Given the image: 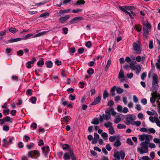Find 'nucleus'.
<instances>
[{"label": "nucleus", "instance_id": "nucleus-1", "mask_svg": "<svg viewBox=\"0 0 160 160\" xmlns=\"http://www.w3.org/2000/svg\"><path fill=\"white\" fill-rule=\"evenodd\" d=\"M113 156L115 158L112 160H120V158L122 160H124L125 154L122 150H121L119 152L118 151L114 152Z\"/></svg>", "mask_w": 160, "mask_h": 160}, {"label": "nucleus", "instance_id": "nucleus-2", "mask_svg": "<svg viewBox=\"0 0 160 160\" xmlns=\"http://www.w3.org/2000/svg\"><path fill=\"white\" fill-rule=\"evenodd\" d=\"M143 35L145 39L148 38V35L149 34V30H150L151 28V26L150 23L148 22H146V24L143 23Z\"/></svg>", "mask_w": 160, "mask_h": 160}, {"label": "nucleus", "instance_id": "nucleus-3", "mask_svg": "<svg viewBox=\"0 0 160 160\" xmlns=\"http://www.w3.org/2000/svg\"><path fill=\"white\" fill-rule=\"evenodd\" d=\"M147 142H143L141 143L140 145L142 146L141 148H138V150L141 154L144 153H146L148 152V144Z\"/></svg>", "mask_w": 160, "mask_h": 160}, {"label": "nucleus", "instance_id": "nucleus-4", "mask_svg": "<svg viewBox=\"0 0 160 160\" xmlns=\"http://www.w3.org/2000/svg\"><path fill=\"white\" fill-rule=\"evenodd\" d=\"M133 50L137 54H139L141 53V50L140 49V44L137 42H134L133 44Z\"/></svg>", "mask_w": 160, "mask_h": 160}, {"label": "nucleus", "instance_id": "nucleus-5", "mask_svg": "<svg viewBox=\"0 0 160 160\" xmlns=\"http://www.w3.org/2000/svg\"><path fill=\"white\" fill-rule=\"evenodd\" d=\"M38 155V157H40V154L37 150H32L28 152V156L32 158L35 155Z\"/></svg>", "mask_w": 160, "mask_h": 160}, {"label": "nucleus", "instance_id": "nucleus-6", "mask_svg": "<svg viewBox=\"0 0 160 160\" xmlns=\"http://www.w3.org/2000/svg\"><path fill=\"white\" fill-rule=\"evenodd\" d=\"M83 19V18L82 17H76L71 19L70 22V24H75L79 22Z\"/></svg>", "mask_w": 160, "mask_h": 160}, {"label": "nucleus", "instance_id": "nucleus-7", "mask_svg": "<svg viewBox=\"0 0 160 160\" xmlns=\"http://www.w3.org/2000/svg\"><path fill=\"white\" fill-rule=\"evenodd\" d=\"M135 118V117H132V115H129L126 118V121L127 122V123L126 124H133L132 122Z\"/></svg>", "mask_w": 160, "mask_h": 160}, {"label": "nucleus", "instance_id": "nucleus-8", "mask_svg": "<svg viewBox=\"0 0 160 160\" xmlns=\"http://www.w3.org/2000/svg\"><path fill=\"white\" fill-rule=\"evenodd\" d=\"M70 17V15H68L60 18L58 20L59 22L62 24L64 23Z\"/></svg>", "mask_w": 160, "mask_h": 160}, {"label": "nucleus", "instance_id": "nucleus-9", "mask_svg": "<svg viewBox=\"0 0 160 160\" xmlns=\"http://www.w3.org/2000/svg\"><path fill=\"white\" fill-rule=\"evenodd\" d=\"M101 97L100 95L98 96L95 98L93 102L91 104L92 105H95L98 104L101 101Z\"/></svg>", "mask_w": 160, "mask_h": 160}, {"label": "nucleus", "instance_id": "nucleus-10", "mask_svg": "<svg viewBox=\"0 0 160 160\" xmlns=\"http://www.w3.org/2000/svg\"><path fill=\"white\" fill-rule=\"evenodd\" d=\"M124 78V71L122 69H121L118 74V79H122V81H123L125 80Z\"/></svg>", "mask_w": 160, "mask_h": 160}, {"label": "nucleus", "instance_id": "nucleus-11", "mask_svg": "<svg viewBox=\"0 0 160 160\" xmlns=\"http://www.w3.org/2000/svg\"><path fill=\"white\" fill-rule=\"evenodd\" d=\"M45 64L46 67L49 68H52L53 64L52 62L50 60L47 61L46 62Z\"/></svg>", "mask_w": 160, "mask_h": 160}, {"label": "nucleus", "instance_id": "nucleus-12", "mask_svg": "<svg viewBox=\"0 0 160 160\" xmlns=\"http://www.w3.org/2000/svg\"><path fill=\"white\" fill-rule=\"evenodd\" d=\"M158 75L157 74H155L152 77V85L154 84H158Z\"/></svg>", "mask_w": 160, "mask_h": 160}, {"label": "nucleus", "instance_id": "nucleus-13", "mask_svg": "<svg viewBox=\"0 0 160 160\" xmlns=\"http://www.w3.org/2000/svg\"><path fill=\"white\" fill-rule=\"evenodd\" d=\"M44 64V60L43 58H41L37 63V65L38 67H41Z\"/></svg>", "mask_w": 160, "mask_h": 160}, {"label": "nucleus", "instance_id": "nucleus-14", "mask_svg": "<svg viewBox=\"0 0 160 160\" xmlns=\"http://www.w3.org/2000/svg\"><path fill=\"white\" fill-rule=\"evenodd\" d=\"M145 139L146 141L145 142H146L148 144L149 143L150 140L152 139V137L151 135L148 134H145Z\"/></svg>", "mask_w": 160, "mask_h": 160}, {"label": "nucleus", "instance_id": "nucleus-15", "mask_svg": "<svg viewBox=\"0 0 160 160\" xmlns=\"http://www.w3.org/2000/svg\"><path fill=\"white\" fill-rule=\"evenodd\" d=\"M22 40V38H12L9 40H8V43H11V42H18L19 41H20Z\"/></svg>", "mask_w": 160, "mask_h": 160}, {"label": "nucleus", "instance_id": "nucleus-16", "mask_svg": "<svg viewBox=\"0 0 160 160\" xmlns=\"http://www.w3.org/2000/svg\"><path fill=\"white\" fill-rule=\"evenodd\" d=\"M137 63L135 61H132V62L130 64V67L131 69L133 70H135V68L136 67V66L135 65Z\"/></svg>", "mask_w": 160, "mask_h": 160}, {"label": "nucleus", "instance_id": "nucleus-17", "mask_svg": "<svg viewBox=\"0 0 160 160\" xmlns=\"http://www.w3.org/2000/svg\"><path fill=\"white\" fill-rule=\"evenodd\" d=\"M121 142L120 140L118 139L115 142L113 145L116 148H118L121 146Z\"/></svg>", "mask_w": 160, "mask_h": 160}, {"label": "nucleus", "instance_id": "nucleus-18", "mask_svg": "<svg viewBox=\"0 0 160 160\" xmlns=\"http://www.w3.org/2000/svg\"><path fill=\"white\" fill-rule=\"evenodd\" d=\"M71 154V157L72 160H76V157L75 156L73 151L72 149H71L69 151Z\"/></svg>", "mask_w": 160, "mask_h": 160}, {"label": "nucleus", "instance_id": "nucleus-19", "mask_svg": "<svg viewBox=\"0 0 160 160\" xmlns=\"http://www.w3.org/2000/svg\"><path fill=\"white\" fill-rule=\"evenodd\" d=\"M116 88V86H114L112 87L111 89L110 92L112 97L114 96L115 95V91Z\"/></svg>", "mask_w": 160, "mask_h": 160}, {"label": "nucleus", "instance_id": "nucleus-20", "mask_svg": "<svg viewBox=\"0 0 160 160\" xmlns=\"http://www.w3.org/2000/svg\"><path fill=\"white\" fill-rule=\"evenodd\" d=\"M136 66L135 68V70H136V73L137 74H138L141 71V68L139 64L137 65Z\"/></svg>", "mask_w": 160, "mask_h": 160}, {"label": "nucleus", "instance_id": "nucleus-21", "mask_svg": "<svg viewBox=\"0 0 160 160\" xmlns=\"http://www.w3.org/2000/svg\"><path fill=\"white\" fill-rule=\"evenodd\" d=\"M12 119L9 116H6L3 118L5 122H9L11 123L12 122Z\"/></svg>", "mask_w": 160, "mask_h": 160}, {"label": "nucleus", "instance_id": "nucleus-22", "mask_svg": "<svg viewBox=\"0 0 160 160\" xmlns=\"http://www.w3.org/2000/svg\"><path fill=\"white\" fill-rule=\"evenodd\" d=\"M2 146L4 147H7L8 146V143L6 138H4L2 140Z\"/></svg>", "mask_w": 160, "mask_h": 160}, {"label": "nucleus", "instance_id": "nucleus-23", "mask_svg": "<svg viewBox=\"0 0 160 160\" xmlns=\"http://www.w3.org/2000/svg\"><path fill=\"white\" fill-rule=\"evenodd\" d=\"M50 13L48 12H46L41 14L40 15V18H46L49 16Z\"/></svg>", "mask_w": 160, "mask_h": 160}, {"label": "nucleus", "instance_id": "nucleus-24", "mask_svg": "<svg viewBox=\"0 0 160 160\" xmlns=\"http://www.w3.org/2000/svg\"><path fill=\"white\" fill-rule=\"evenodd\" d=\"M71 155H70L69 153L66 152L64 153L63 156V158L65 160H69L70 158Z\"/></svg>", "mask_w": 160, "mask_h": 160}, {"label": "nucleus", "instance_id": "nucleus-25", "mask_svg": "<svg viewBox=\"0 0 160 160\" xmlns=\"http://www.w3.org/2000/svg\"><path fill=\"white\" fill-rule=\"evenodd\" d=\"M9 31L12 33H15L18 31V30L14 28H11L9 29Z\"/></svg>", "mask_w": 160, "mask_h": 160}, {"label": "nucleus", "instance_id": "nucleus-26", "mask_svg": "<svg viewBox=\"0 0 160 160\" xmlns=\"http://www.w3.org/2000/svg\"><path fill=\"white\" fill-rule=\"evenodd\" d=\"M61 145H62V148L63 150H67L70 148L69 145L67 144H63L62 143Z\"/></svg>", "mask_w": 160, "mask_h": 160}, {"label": "nucleus", "instance_id": "nucleus-27", "mask_svg": "<svg viewBox=\"0 0 160 160\" xmlns=\"http://www.w3.org/2000/svg\"><path fill=\"white\" fill-rule=\"evenodd\" d=\"M109 96V94L106 90L104 91L103 93V97L104 99H105Z\"/></svg>", "mask_w": 160, "mask_h": 160}, {"label": "nucleus", "instance_id": "nucleus-28", "mask_svg": "<svg viewBox=\"0 0 160 160\" xmlns=\"http://www.w3.org/2000/svg\"><path fill=\"white\" fill-rule=\"evenodd\" d=\"M33 36V34L32 33H29L24 36L22 38V40H26L29 39L30 37Z\"/></svg>", "mask_w": 160, "mask_h": 160}, {"label": "nucleus", "instance_id": "nucleus-29", "mask_svg": "<svg viewBox=\"0 0 160 160\" xmlns=\"http://www.w3.org/2000/svg\"><path fill=\"white\" fill-rule=\"evenodd\" d=\"M104 125V126L106 128H108L109 127H110V128L112 127V123L109 122H107V123H105Z\"/></svg>", "mask_w": 160, "mask_h": 160}, {"label": "nucleus", "instance_id": "nucleus-30", "mask_svg": "<svg viewBox=\"0 0 160 160\" xmlns=\"http://www.w3.org/2000/svg\"><path fill=\"white\" fill-rule=\"evenodd\" d=\"M134 28L136 29L138 32H140L142 30V26L139 25H135L134 26Z\"/></svg>", "mask_w": 160, "mask_h": 160}, {"label": "nucleus", "instance_id": "nucleus-31", "mask_svg": "<svg viewBox=\"0 0 160 160\" xmlns=\"http://www.w3.org/2000/svg\"><path fill=\"white\" fill-rule=\"evenodd\" d=\"M126 14H128L131 19H133L134 18L132 16H134L135 15V13L132 11H130V12L128 11Z\"/></svg>", "mask_w": 160, "mask_h": 160}, {"label": "nucleus", "instance_id": "nucleus-32", "mask_svg": "<svg viewBox=\"0 0 160 160\" xmlns=\"http://www.w3.org/2000/svg\"><path fill=\"white\" fill-rule=\"evenodd\" d=\"M101 136L105 140H107L108 139V135L106 132H102L101 134Z\"/></svg>", "mask_w": 160, "mask_h": 160}, {"label": "nucleus", "instance_id": "nucleus-33", "mask_svg": "<svg viewBox=\"0 0 160 160\" xmlns=\"http://www.w3.org/2000/svg\"><path fill=\"white\" fill-rule=\"evenodd\" d=\"M126 128V126L124 124H118L117 126V128L119 129H122L125 128Z\"/></svg>", "mask_w": 160, "mask_h": 160}, {"label": "nucleus", "instance_id": "nucleus-34", "mask_svg": "<svg viewBox=\"0 0 160 160\" xmlns=\"http://www.w3.org/2000/svg\"><path fill=\"white\" fill-rule=\"evenodd\" d=\"M46 33V32H45V31H44V32H41L40 33H38L37 34H36V35H35L33 37L36 38V37H39L40 36H41L44 35Z\"/></svg>", "mask_w": 160, "mask_h": 160}, {"label": "nucleus", "instance_id": "nucleus-35", "mask_svg": "<svg viewBox=\"0 0 160 160\" xmlns=\"http://www.w3.org/2000/svg\"><path fill=\"white\" fill-rule=\"evenodd\" d=\"M99 123V121L98 118H94L93 121L91 122V123L94 125H97Z\"/></svg>", "mask_w": 160, "mask_h": 160}, {"label": "nucleus", "instance_id": "nucleus-36", "mask_svg": "<svg viewBox=\"0 0 160 160\" xmlns=\"http://www.w3.org/2000/svg\"><path fill=\"white\" fill-rule=\"evenodd\" d=\"M116 90L117 93H118V94L122 93L123 91V90L120 87H118L116 89Z\"/></svg>", "mask_w": 160, "mask_h": 160}, {"label": "nucleus", "instance_id": "nucleus-37", "mask_svg": "<svg viewBox=\"0 0 160 160\" xmlns=\"http://www.w3.org/2000/svg\"><path fill=\"white\" fill-rule=\"evenodd\" d=\"M152 95L154 96L156 98H158L159 99H160V94L157 93L156 92H154L152 93Z\"/></svg>", "mask_w": 160, "mask_h": 160}, {"label": "nucleus", "instance_id": "nucleus-38", "mask_svg": "<svg viewBox=\"0 0 160 160\" xmlns=\"http://www.w3.org/2000/svg\"><path fill=\"white\" fill-rule=\"evenodd\" d=\"M87 72L89 74L92 75L94 72V70L92 68H89Z\"/></svg>", "mask_w": 160, "mask_h": 160}, {"label": "nucleus", "instance_id": "nucleus-39", "mask_svg": "<svg viewBox=\"0 0 160 160\" xmlns=\"http://www.w3.org/2000/svg\"><path fill=\"white\" fill-rule=\"evenodd\" d=\"M85 3V1L83 0H78L76 2V4L80 5L81 4H83Z\"/></svg>", "mask_w": 160, "mask_h": 160}, {"label": "nucleus", "instance_id": "nucleus-40", "mask_svg": "<svg viewBox=\"0 0 160 160\" xmlns=\"http://www.w3.org/2000/svg\"><path fill=\"white\" fill-rule=\"evenodd\" d=\"M30 100L32 103L35 104L36 103L37 98L35 97H32L30 98Z\"/></svg>", "mask_w": 160, "mask_h": 160}, {"label": "nucleus", "instance_id": "nucleus-41", "mask_svg": "<svg viewBox=\"0 0 160 160\" xmlns=\"http://www.w3.org/2000/svg\"><path fill=\"white\" fill-rule=\"evenodd\" d=\"M119 8L121 11L124 12L125 13H126L127 12H128L126 10V8L125 6H119Z\"/></svg>", "mask_w": 160, "mask_h": 160}, {"label": "nucleus", "instance_id": "nucleus-42", "mask_svg": "<svg viewBox=\"0 0 160 160\" xmlns=\"http://www.w3.org/2000/svg\"><path fill=\"white\" fill-rule=\"evenodd\" d=\"M147 76V73L145 72H143L141 75V79L142 80H144Z\"/></svg>", "mask_w": 160, "mask_h": 160}, {"label": "nucleus", "instance_id": "nucleus-43", "mask_svg": "<svg viewBox=\"0 0 160 160\" xmlns=\"http://www.w3.org/2000/svg\"><path fill=\"white\" fill-rule=\"evenodd\" d=\"M155 99V97L154 96H152L150 98V102L151 103L153 104L155 103L156 101Z\"/></svg>", "mask_w": 160, "mask_h": 160}, {"label": "nucleus", "instance_id": "nucleus-44", "mask_svg": "<svg viewBox=\"0 0 160 160\" xmlns=\"http://www.w3.org/2000/svg\"><path fill=\"white\" fill-rule=\"evenodd\" d=\"M82 9H73L72 10V12L73 13H76L78 12H82Z\"/></svg>", "mask_w": 160, "mask_h": 160}, {"label": "nucleus", "instance_id": "nucleus-45", "mask_svg": "<svg viewBox=\"0 0 160 160\" xmlns=\"http://www.w3.org/2000/svg\"><path fill=\"white\" fill-rule=\"evenodd\" d=\"M126 142L127 143L131 145H133V143L130 138H128Z\"/></svg>", "mask_w": 160, "mask_h": 160}, {"label": "nucleus", "instance_id": "nucleus-46", "mask_svg": "<svg viewBox=\"0 0 160 160\" xmlns=\"http://www.w3.org/2000/svg\"><path fill=\"white\" fill-rule=\"evenodd\" d=\"M92 45L91 42L90 41H88L86 42L85 43V46L88 48H90Z\"/></svg>", "mask_w": 160, "mask_h": 160}, {"label": "nucleus", "instance_id": "nucleus-47", "mask_svg": "<svg viewBox=\"0 0 160 160\" xmlns=\"http://www.w3.org/2000/svg\"><path fill=\"white\" fill-rule=\"evenodd\" d=\"M145 134H143L142 135H139V138L141 141H143L145 139Z\"/></svg>", "mask_w": 160, "mask_h": 160}, {"label": "nucleus", "instance_id": "nucleus-48", "mask_svg": "<svg viewBox=\"0 0 160 160\" xmlns=\"http://www.w3.org/2000/svg\"><path fill=\"white\" fill-rule=\"evenodd\" d=\"M37 61V60L35 57H33L31 61L28 62L31 64H33L35 63Z\"/></svg>", "mask_w": 160, "mask_h": 160}, {"label": "nucleus", "instance_id": "nucleus-49", "mask_svg": "<svg viewBox=\"0 0 160 160\" xmlns=\"http://www.w3.org/2000/svg\"><path fill=\"white\" fill-rule=\"evenodd\" d=\"M149 48L150 49H152L153 48V43L152 40H151L149 42Z\"/></svg>", "mask_w": 160, "mask_h": 160}, {"label": "nucleus", "instance_id": "nucleus-50", "mask_svg": "<svg viewBox=\"0 0 160 160\" xmlns=\"http://www.w3.org/2000/svg\"><path fill=\"white\" fill-rule=\"evenodd\" d=\"M122 107L121 105H119L117 106V110L118 112H122Z\"/></svg>", "mask_w": 160, "mask_h": 160}, {"label": "nucleus", "instance_id": "nucleus-51", "mask_svg": "<svg viewBox=\"0 0 160 160\" xmlns=\"http://www.w3.org/2000/svg\"><path fill=\"white\" fill-rule=\"evenodd\" d=\"M109 132L110 134H113L115 132L114 131V128H113V127L111 128H109Z\"/></svg>", "mask_w": 160, "mask_h": 160}, {"label": "nucleus", "instance_id": "nucleus-52", "mask_svg": "<svg viewBox=\"0 0 160 160\" xmlns=\"http://www.w3.org/2000/svg\"><path fill=\"white\" fill-rule=\"evenodd\" d=\"M45 149H46L47 150V152H49L50 151L49 150V147L48 146H47L46 147H43L42 148V151L45 150Z\"/></svg>", "mask_w": 160, "mask_h": 160}, {"label": "nucleus", "instance_id": "nucleus-53", "mask_svg": "<svg viewBox=\"0 0 160 160\" xmlns=\"http://www.w3.org/2000/svg\"><path fill=\"white\" fill-rule=\"evenodd\" d=\"M116 137L115 136H111L109 138L110 142H113L115 139Z\"/></svg>", "mask_w": 160, "mask_h": 160}, {"label": "nucleus", "instance_id": "nucleus-54", "mask_svg": "<svg viewBox=\"0 0 160 160\" xmlns=\"http://www.w3.org/2000/svg\"><path fill=\"white\" fill-rule=\"evenodd\" d=\"M9 127L7 125H4L2 127L3 130L5 131H8L9 130Z\"/></svg>", "mask_w": 160, "mask_h": 160}, {"label": "nucleus", "instance_id": "nucleus-55", "mask_svg": "<svg viewBox=\"0 0 160 160\" xmlns=\"http://www.w3.org/2000/svg\"><path fill=\"white\" fill-rule=\"evenodd\" d=\"M114 104V103L113 101L112 100H111L108 102V106L111 107Z\"/></svg>", "mask_w": 160, "mask_h": 160}, {"label": "nucleus", "instance_id": "nucleus-56", "mask_svg": "<svg viewBox=\"0 0 160 160\" xmlns=\"http://www.w3.org/2000/svg\"><path fill=\"white\" fill-rule=\"evenodd\" d=\"M75 99V96L72 95V94H70L69 97V99L72 101H73Z\"/></svg>", "mask_w": 160, "mask_h": 160}, {"label": "nucleus", "instance_id": "nucleus-57", "mask_svg": "<svg viewBox=\"0 0 160 160\" xmlns=\"http://www.w3.org/2000/svg\"><path fill=\"white\" fill-rule=\"evenodd\" d=\"M110 110L111 112L112 115L113 116H114L116 114V112L114 111L113 108H110Z\"/></svg>", "mask_w": 160, "mask_h": 160}, {"label": "nucleus", "instance_id": "nucleus-58", "mask_svg": "<svg viewBox=\"0 0 160 160\" xmlns=\"http://www.w3.org/2000/svg\"><path fill=\"white\" fill-rule=\"evenodd\" d=\"M17 54L18 56H22L23 54V52L22 50H20L17 52Z\"/></svg>", "mask_w": 160, "mask_h": 160}, {"label": "nucleus", "instance_id": "nucleus-59", "mask_svg": "<svg viewBox=\"0 0 160 160\" xmlns=\"http://www.w3.org/2000/svg\"><path fill=\"white\" fill-rule=\"evenodd\" d=\"M102 116V117L103 119H105L107 121L109 120L110 118L109 117V116L104 114H103Z\"/></svg>", "mask_w": 160, "mask_h": 160}, {"label": "nucleus", "instance_id": "nucleus-60", "mask_svg": "<svg viewBox=\"0 0 160 160\" xmlns=\"http://www.w3.org/2000/svg\"><path fill=\"white\" fill-rule=\"evenodd\" d=\"M141 102L144 105H145L147 104V100L145 98L142 99L141 100Z\"/></svg>", "mask_w": 160, "mask_h": 160}, {"label": "nucleus", "instance_id": "nucleus-61", "mask_svg": "<svg viewBox=\"0 0 160 160\" xmlns=\"http://www.w3.org/2000/svg\"><path fill=\"white\" fill-rule=\"evenodd\" d=\"M84 48L81 47L78 49V52L79 54H82L84 52Z\"/></svg>", "mask_w": 160, "mask_h": 160}, {"label": "nucleus", "instance_id": "nucleus-62", "mask_svg": "<svg viewBox=\"0 0 160 160\" xmlns=\"http://www.w3.org/2000/svg\"><path fill=\"white\" fill-rule=\"evenodd\" d=\"M37 126V125L36 123L33 122L31 125V127L33 128L34 129H36Z\"/></svg>", "mask_w": 160, "mask_h": 160}, {"label": "nucleus", "instance_id": "nucleus-63", "mask_svg": "<svg viewBox=\"0 0 160 160\" xmlns=\"http://www.w3.org/2000/svg\"><path fill=\"white\" fill-rule=\"evenodd\" d=\"M9 112V110L8 109L7 110L4 109L3 110V113L4 114V115H8Z\"/></svg>", "mask_w": 160, "mask_h": 160}, {"label": "nucleus", "instance_id": "nucleus-64", "mask_svg": "<svg viewBox=\"0 0 160 160\" xmlns=\"http://www.w3.org/2000/svg\"><path fill=\"white\" fill-rule=\"evenodd\" d=\"M121 120V119L120 118H116L114 120V122L115 123H118Z\"/></svg>", "mask_w": 160, "mask_h": 160}]
</instances>
